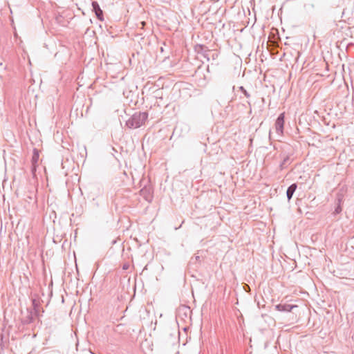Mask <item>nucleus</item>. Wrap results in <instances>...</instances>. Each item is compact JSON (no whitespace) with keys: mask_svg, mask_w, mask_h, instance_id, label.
I'll return each mask as SVG.
<instances>
[{"mask_svg":"<svg viewBox=\"0 0 354 354\" xmlns=\"http://www.w3.org/2000/svg\"><path fill=\"white\" fill-rule=\"evenodd\" d=\"M147 118V112H136L126 122V125L130 129H137L145 124Z\"/></svg>","mask_w":354,"mask_h":354,"instance_id":"obj_1","label":"nucleus"},{"mask_svg":"<svg viewBox=\"0 0 354 354\" xmlns=\"http://www.w3.org/2000/svg\"><path fill=\"white\" fill-rule=\"evenodd\" d=\"M284 119H285V114L284 113H281L279 114V115L277 117L276 122H275V130L278 135L282 136L283 133V127H284Z\"/></svg>","mask_w":354,"mask_h":354,"instance_id":"obj_2","label":"nucleus"},{"mask_svg":"<svg viewBox=\"0 0 354 354\" xmlns=\"http://www.w3.org/2000/svg\"><path fill=\"white\" fill-rule=\"evenodd\" d=\"M140 195L148 202H151L153 198L152 189L151 187L145 186L140 191Z\"/></svg>","mask_w":354,"mask_h":354,"instance_id":"obj_3","label":"nucleus"},{"mask_svg":"<svg viewBox=\"0 0 354 354\" xmlns=\"http://www.w3.org/2000/svg\"><path fill=\"white\" fill-rule=\"evenodd\" d=\"M92 8H93V11L95 12V16L97 18V19H99L101 21H104L103 11L100 8V7L97 1L92 2Z\"/></svg>","mask_w":354,"mask_h":354,"instance_id":"obj_4","label":"nucleus"},{"mask_svg":"<svg viewBox=\"0 0 354 354\" xmlns=\"http://www.w3.org/2000/svg\"><path fill=\"white\" fill-rule=\"evenodd\" d=\"M39 151L37 149H34L33 153L31 158V171L34 174L36 171V168L37 166V163L39 161Z\"/></svg>","mask_w":354,"mask_h":354,"instance_id":"obj_5","label":"nucleus"},{"mask_svg":"<svg viewBox=\"0 0 354 354\" xmlns=\"http://www.w3.org/2000/svg\"><path fill=\"white\" fill-rule=\"evenodd\" d=\"M297 306L288 304H279L275 306V308L281 312H290Z\"/></svg>","mask_w":354,"mask_h":354,"instance_id":"obj_6","label":"nucleus"},{"mask_svg":"<svg viewBox=\"0 0 354 354\" xmlns=\"http://www.w3.org/2000/svg\"><path fill=\"white\" fill-rule=\"evenodd\" d=\"M297 188V185L296 183H292L288 187V189L286 190V196H287V198H288V201H290V199L292 198Z\"/></svg>","mask_w":354,"mask_h":354,"instance_id":"obj_7","label":"nucleus"},{"mask_svg":"<svg viewBox=\"0 0 354 354\" xmlns=\"http://www.w3.org/2000/svg\"><path fill=\"white\" fill-rule=\"evenodd\" d=\"M319 0H310L307 3L304 4V8L308 12H310L313 10L316 6V5L318 3Z\"/></svg>","mask_w":354,"mask_h":354,"instance_id":"obj_8","label":"nucleus"},{"mask_svg":"<svg viewBox=\"0 0 354 354\" xmlns=\"http://www.w3.org/2000/svg\"><path fill=\"white\" fill-rule=\"evenodd\" d=\"M345 194V190L342 188L339 190V192L337 193V196L335 199V203L342 205V203L344 202V198Z\"/></svg>","mask_w":354,"mask_h":354,"instance_id":"obj_9","label":"nucleus"},{"mask_svg":"<svg viewBox=\"0 0 354 354\" xmlns=\"http://www.w3.org/2000/svg\"><path fill=\"white\" fill-rule=\"evenodd\" d=\"M291 163V159L290 156L286 155L283 156V160L279 165V168L281 170H283V169L286 168Z\"/></svg>","mask_w":354,"mask_h":354,"instance_id":"obj_10","label":"nucleus"},{"mask_svg":"<svg viewBox=\"0 0 354 354\" xmlns=\"http://www.w3.org/2000/svg\"><path fill=\"white\" fill-rule=\"evenodd\" d=\"M196 50L198 51V53H202L203 52V56L205 57H207L208 53L210 52V50H207V47L205 46L204 45H198L196 46Z\"/></svg>","mask_w":354,"mask_h":354,"instance_id":"obj_11","label":"nucleus"},{"mask_svg":"<svg viewBox=\"0 0 354 354\" xmlns=\"http://www.w3.org/2000/svg\"><path fill=\"white\" fill-rule=\"evenodd\" d=\"M33 322V317L31 314L28 315L26 319L23 321L24 324H28Z\"/></svg>","mask_w":354,"mask_h":354,"instance_id":"obj_12","label":"nucleus"},{"mask_svg":"<svg viewBox=\"0 0 354 354\" xmlns=\"http://www.w3.org/2000/svg\"><path fill=\"white\" fill-rule=\"evenodd\" d=\"M239 89L247 98H249L250 97V94L245 90V88L243 86H241L239 88Z\"/></svg>","mask_w":354,"mask_h":354,"instance_id":"obj_13","label":"nucleus"},{"mask_svg":"<svg viewBox=\"0 0 354 354\" xmlns=\"http://www.w3.org/2000/svg\"><path fill=\"white\" fill-rule=\"evenodd\" d=\"M342 211V205L336 204V207L335 208L334 214H339Z\"/></svg>","mask_w":354,"mask_h":354,"instance_id":"obj_14","label":"nucleus"},{"mask_svg":"<svg viewBox=\"0 0 354 354\" xmlns=\"http://www.w3.org/2000/svg\"><path fill=\"white\" fill-rule=\"evenodd\" d=\"M129 268V263H125L122 265V269L124 270H127Z\"/></svg>","mask_w":354,"mask_h":354,"instance_id":"obj_15","label":"nucleus"},{"mask_svg":"<svg viewBox=\"0 0 354 354\" xmlns=\"http://www.w3.org/2000/svg\"><path fill=\"white\" fill-rule=\"evenodd\" d=\"M32 305L34 306L35 310H37V304L35 299L32 300Z\"/></svg>","mask_w":354,"mask_h":354,"instance_id":"obj_16","label":"nucleus"},{"mask_svg":"<svg viewBox=\"0 0 354 354\" xmlns=\"http://www.w3.org/2000/svg\"><path fill=\"white\" fill-rule=\"evenodd\" d=\"M181 310H185L186 312L185 313V315H187V311H189V309L185 306H183L182 308H180L179 310V312Z\"/></svg>","mask_w":354,"mask_h":354,"instance_id":"obj_17","label":"nucleus"},{"mask_svg":"<svg viewBox=\"0 0 354 354\" xmlns=\"http://www.w3.org/2000/svg\"><path fill=\"white\" fill-rule=\"evenodd\" d=\"M192 259H195V260H196V261H198V260H199V259H200V257H199V256L196 255V256H194V257H193Z\"/></svg>","mask_w":354,"mask_h":354,"instance_id":"obj_18","label":"nucleus"},{"mask_svg":"<svg viewBox=\"0 0 354 354\" xmlns=\"http://www.w3.org/2000/svg\"><path fill=\"white\" fill-rule=\"evenodd\" d=\"M0 67L6 68V66H3V63L0 62Z\"/></svg>","mask_w":354,"mask_h":354,"instance_id":"obj_19","label":"nucleus"},{"mask_svg":"<svg viewBox=\"0 0 354 354\" xmlns=\"http://www.w3.org/2000/svg\"><path fill=\"white\" fill-rule=\"evenodd\" d=\"M140 24H142V26H145V21H142Z\"/></svg>","mask_w":354,"mask_h":354,"instance_id":"obj_20","label":"nucleus"},{"mask_svg":"<svg viewBox=\"0 0 354 354\" xmlns=\"http://www.w3.org/2000/svg\"><path fill=\"white\" fill-rule=\"evenodd\" d=\"M247 103L248 104V105L250 106H251V104L249 101L247 102Z\"/></svg>","mask_w":354,"mask_h":354,"instance_id":"obj_21","label":"nucleus"}]
</instances>
